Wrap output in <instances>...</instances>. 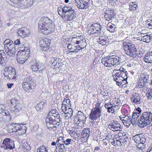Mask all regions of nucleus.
Segmentation results:
<instances>
[{
    "instance_id": "obj_22",
    "label": "nucleus",
    "mask_w": 152,
    "mask_h": 152,
    "mask_svg": "<svg viewBox=\"0 0 152 152\" xmlns=\"http://www.w3.org/2000/svg\"><path fill=\"white\" fill-rule=\"evenodd\" d=\"M30 64L31 65V68L33 71L38 73V63L35 60H32L30 62Z\"/></svg>"
},
{
    "instance_id": "obj_29",
    "label": "nucleus",
    "mask_w": 152,
    "mask_h": 152,
    "mask_svg": "<svg viewBox=\"0 0 152 152\" xmlns=\"http://www.w3.org/2000/svg\"><path fill=\"white\" fill-rule=\"evenodd\" d=\"M22 4L27 7H30L33 3V0H21Z\"/></svg>"
},
{
    "instance_id": "obj_52",
    "label": "nucleus",
    "mask_w": 152,
    "mask_h": 152,
    "mask_svg": "<svg viewBox=\"0 0 152 152\" xmlns=\"http://www.w3.org/2000/svg\"><path fill=\"white\" fill-rule=\"evenodd\" d=\"M88 31L91 34L97 33L96 31L95 30L94 27H93V25L91 26L90 29Z\"/></svg>"
},
{
    "instance_id": "obj_21",
    "label": "nucleus",
    "mask_w": 152,
    "mask_h": 152,
    "mask_svg": "<svg viewBox=\"0 0 152 152\" xmlns=\"http://www.w3.org/2000/svg\"><path fill=\"white\" fill-rule=\"evenodd\" d=\"M143 60L146 63L152 64V52H148L145 56Z\"/></svg>"
},
{
    "instance_id": "obj_10",
    "label": "nucleus",
    "mask_w": 152,
    "mask_h": 152,
    "mask_svg": "<svg viewBox=\"0 0 152 152\" xmlns=\"http://www.w3.org/2000/svg\"><path fill=\"white\" fill-rule=\"evenodd\" d=\"M86 120V115L82 112L80 111L77 113V114L74 118V121L75 124L79 125L80 123L82 124L85 123Z\"/></svg>"
},
{
    "instance_id": "obj_38",
    "label": "nucleus",
    "mask_w": 152,
    "mask_h": 152,
    "mask_svg": "<svg viewBox=\"0 0 152 152\" xmlns=\"http://www.w3.org/2000/svg\"><path fill=\"white\" fill-rule=\"evenodd\" d=\"M15 49H7V51H6V52L8 56H10L13 57L15 55Z\"/></svg>"
},
{
    "instance_id": "obj_54",
    "label": "nucleus",
    "mask_w": 152,
    "mask_h": 152,
    "mask_svg": "<svg viewBox=\"0 0 152 152\" xmlns=\"http://www.w3.org/2000/svg\"><path fill=\"white\" fill-rule=\"evenodd\" d=\"M70 99H64V100L63 101V102H62V106H63V105H67V104H70Z\"/></svg>"
},
{
    "instance_id": "obj_19",
    "label": "nucleus",
    "mask_w": 152,
    "mask_h": 152,
    "mask_svg": "<svg viewBox=\"0 0 152 152\" xmlns=\"http://www.w3.org/2000/svg\"><path fill=\"white\" fill-rule=\"evenodd\" d=\"M7 61L6 54L3 50H0V65H4L5 62Z\"/></svg>"
},
{
    "instance_id": "obj_17",
    "label": "nucleus",
    "mask_w": 152,
    "mask_h": 152,
    "mask_svg": "<svg viewBox=\"0 0 152 152\" xmlns=\"http://www.w3.org/2000/svg\"><path fill=\"white\" fill-rule=\"evenodd\" d=\"M29 29L25 27L20 28L18 31V35L21 37H27L29 34Z\"/></svg>"
},
{
    "instance_id": "obj_24",
    "label": "nucleus",
    "mask_w": 152,
    "mask_h": 152,
    "mask_svg": "<svg viewBox=\"0 0 152 152\" xmlns=\"http://www.w3.org/2000/svg\"><path fill=\"white\" fill-rule=\"evenodd\" d=\"M7 72L8 74L7 75L8 76L10 80L13 79L16 77V75L15 70H10L9 69H7Z\"/></svg>"
},
{
    "instance_id": "obj_2",
    "label": "nucleus",
    "mask_w": 152,
    "mask_h": 152,
    "mask_svg": "<svg viewBox=\"0 0 152 152\" xmlns=\"http://www.w3.org/2000/svg\"><path fill=\"white\" fill-rule=\"evenodd\" d=\"M52 22L47 17L41 18L38 23L39 31L46 35L53 32L54 28Z\"/></svg>"
},
{
    "instance_id": "obj_43",
    "label": "nucleus",
    "mask_w": 152,
    "mask_h": 152,
    "mask_svg": "<svg viewBox=\"0 0 152 152\" xmlns=\"http://www.w3.org/2000/svg\"><path fill=\"white\" fill-rule=\"evenodd\" d=\"M46 124L47 128L49 130H51L54 128L57 127L56 126H55V124L54 125L53 124L51 123H46Z\"/></svg>"
},
{
    "instance_id": "obj_61",
    "label": "nucleus",
    "mask_w": 152,
    "mask_h": 152,
    "mask_svg": "<svg viewBox=\"0 0 152 152\" xmlns=\"http://www.w3.org/2000/svg\"><path fill=\"white\" fill-rule=\"evenodd\" d=\"M127 80V79H124V80H123V81L121 82V83H120L118 86H122L128 83V82L126 81Z\"/></svg>"
},
{
    "instance_id": "obj_64",
    "label": "nucleus",
    "mask_w": 152,
    "mask_h": 152,
    "mask_svg": "<svg viewBox=\"0 0 152 152\" xmlns=\"http://www.w3.org/2000/svg\"><path fill=\"white\" fill-rule=\"evenodd\" d=\"M5 110L4 109L0 108V116H4L5 115V112L4 111V110Z\"/></svg>"
},
{
    "instance_id": "obj_56",
    "label": "nucleus",
    "mask_w": 152,
    "mask_h": 152,
    "mask_svg": "<svg viewBox=\"0 0 152 152\" xmlns=\"http://www.w3.org/2000/svg\"><path fill=\"white\" fill-rule=\"evenodd\" d=\"M32 77L30 76H28L26 78L24 79V82H27L28 83H29L30 82L32 83H34L32 81Z\"/></svg>"
},
{
    "instance_id": "obj_63",
    "label": "nucleus",
    "mask_w": 152,
    "mask_h": 152,
    "mask_svg": "<svg viewBox=\"0 0 152 152\" xmlns=\"http://www.w3.org/2000/svg\"><path fill=\"white\" fill-rule=\"evenodd\" d=\"M70 52L76 53V50L75 46L72 45L70 48Z\"/></svg>"
},
{
    "instance_id": "obj_27",
    "label": "nucleus",
    "mask_w": 152,
    "mask_h": 152,
    "mask_svg": "<svg viewBox=\"0 0 152 152\" xmlns=\"http://www.w3.org/2000/svg\"><path fill=\"white\" fill-rule=\"evenodd\" d=\"M27 129V127L25 125H21V126L20 127L19 130H18L17 134H18L19 135L23 134L26 132V130Z\"/></svg>"
},
{
    "instance_id": "obj_18",
    "label": "nucleus",
    "mask_w": 152,
    "mask_h": 152,
    "mask_svg": "<svg viewBox=\"0 0 152 152\" xmlns=\"http://www.w3.org/2000/svg\"><path fill=\"white\" fill-rule=\"evenodd\" d=\"M22 124H12L11 125L9 126V132H17L18 130H19Z\"/></svg>"
},
{
    "instance_id": "obj_7",
    "label": "nucleus",
    "mask_w": 152,
    "mask_h": 152,
    "mask_svg": "<svg viewBox=\"0 0 152 152\" xmlns=\"http://www.w3.org/2000/svg\"><path fill=\"white\" fill-rule=\"evenodd\" d=\"M24 50H28V51L26 52L25 51H21L18 52L17 54V59L19 64L23 63L28 58V56L29 54V50H28L27 48L26 47L24 48Z\"/></svg>"
},
{
    "instance_id": "obj_49",
    "label": "nucleus",
    "mask_w": 152,
    "mask_h": 152,
    "mask_svg": "<svg viewBox=\"0 0 152 152\" xmlns=\"http://www.w3.org/2000/svg\"><path fill=\"white\" fill-rule=\"evenodd\" d=\"M146 26L149 29L152 28V20H147Z\"/></svg>"
},
{
    "instance_id": "obj_6",
    "label": "nucleus",
    "mask_w": 152,
    "mask_h": 152,
    "mask_svg": "<svg viewBox=\"0 0 152 152\" xmlns=\"http://www.w3.org/2000/svg\"><path fill=\"white\" fill-rule=\"evenodd\" d=\"M150 80V75L146 73L141 74L140 77L138 82V85L136 88H137L146 87L147 84Z\"/></svg>"
},
{
    "instance_id": "obj_3",
    "label": "nucleus",
    "mask_w": 152,
    "mask_h": 152,
    "mask_svg": "<svg viewBox=\"0 0 152 152\" xmlns=\"http://www.w3.org/2000/svg\"><path fill=\"white\" fill-rule=\"evenodd\" d=\"M126 54L130 56L133 58L136 57H140L139 53L138 54L137 50L134 44L131 42L128 41H124L122 44Z\"/></svg>"
},
{
    "instance_id": "obj_59",
    "label": "nucleus",
    "mask_w": 152,
    "mask_h": 152,
    "mask_svg": "<svg viewBox=\"0 0 152 152\" xmlns=\"http://www.w3.org/2000/svg\"><path fill=\"white\" fill-rule=\"evenodd\" d=\"M15 108L18 110L19 111L21 110L22 108V105L21 104H16V106L15 107Z\"/></svg>"
},
{
    "instance_id": "obj_26",
    "label": "nucleus",
    "mask_w": 152,
    "mask_h": 152,
    "mask_svg": "<svg viewBox=\"0 0 152 152\" xmlns=\"http://www.w3.org/2000/svg\"><path fill=\"white\" fill-rule=\"evenodd\" d=\"M90 133V129L89 128H86L83 129L81 133V135L83 137L88 138Z\"/></svg>"
},
{
    "instance_id": "obj_9",
    "label": "nucleus",
    "mask_w": 152,
    "mask_h": 152,
    "mask_svg": "<svg viewBox=\"0 0 152 152\" xmlns=\"http://www.w3.org/2000/svg\"><path fill=\"white\" fill-rule=\"evenodd\" d=\"M113 77H125L127 79V73L126 69L121 67L119 69H114L112 73Z\"/></svg>"
},
{
    "instance_id": "obj_30",
    "label": "nucleus",
    "mask_w": 152,
    "mask_h": 152,
    "mask_svg": "<svg viewBox=\"0 0 152 152\" xmlns=\"http://www.w3.org/2000/svg\"><path fill=\"white\" fill-rule=\"evenodd\" d=\"M54 121H53L52 124L56 125L55 126H58L62 122V121L60 119L59 115H57L56 117V119H54Z\"/></svg>"
},
{
    "instance_id": "obj_12",
    "label": "nucleus",
    "mask_w": 152,
    "mask_h": 152,
    "mask_svg": "<svg viewBox=\"0 0 152 152\" xmlns=\"http://www.w3.org/2000/svg\"><path fill=\"white\" fill-rule=\"evenodd\" d=\"M117 141L118 146H121L122 144L127 142V137L125 134L123 135L121 133H119L114 136Z\"/></svg>"
},
{
    "instance_id": "obj_42",
    "label": "nucleus",
    "mask_w": 152,
    "mask_h": 152,
    "mask_svg": "<svg viewBox=\"0 0 152 152\" xmlns=\"http://www.w3.org/2000/svg\"><path fill=\"white\" fill-rule=\"evenodd\" d=\"M64 113L66 114V116L68 117V118H71L72 115L73 111L71 108L67 110V111L65 112Z\"/></svg>"
},
{
    "instance_id": "obj_39",
    "label": "nucleus",
    "mask_w": 152,
    "mask_h": 152,
    "mask_svg": "<svg viewBox=\"0 0 152 152\" xmlns=\"http://www.w3.org/2000/svg\"><path fill=\"white\" fill-rule=\"evenodd\" d=\"M110 23H108L107 25V27H108L109 26V28H108V29H109L108 30L110 32H114L115 30V29L116 28V27L114 24H112V25H110Z\"/></svg>"
},
{
    "instance_id": "obj_33",
    "label": "nucleus",
    "mask_w": 152,
    "mask_h": 152,
    "mask_svg": "<svg viewBox=\"0 0 152 152\" xmlns=\"http://www.w3.org/2000/svg\"><path fill=\"white\" fill-rule=\"evenodd\" d=\"M121 120L122 121L123 124L125 125H129L131 123V119L128 118V117H125L121 118Z\"/></svg>"
},
{
    "instance_id": "obj_20",
    "label": "nucleus",
    "mask_w": 152,
    "mask_h": 152,
    "mask_svg": "<svg viewBox=\"0 0 152 152\" xmlns=\"http://www.w3.org/2000/svg\"><path fill=\"white\" fill-rule=\"evenodd\" d=\"M141 40L146 42H149L152 40V34L148 32L145 36L142 35Z\"/></svg>"
},
{
    "instance_id": "obj_40",
    "label": "nucleus",
    "mask_w": 152,
    "mask_h": 152,
    "mask_svg": "<svg viewBox=\"0 0 152 152\" xmlns=\"http://www.w3.org/2000/svg\"><path fill=\"white\" fill-rule=\"evenodd\" d=\"M45 104L44 102H41L38 104L36 106V109L37 110H42Z\"/></svg>"
},
{
    "instance_id": "obj_31",
    "label": "nucleus",
    "mask_w": 152,
    "mask_h": 152,
    "mask_svg": "<svg viewBox=\"0 0 152 152\" xmlns=\"http://www.w3.org/2000/svg\"><path fill=\"white\" fill-rule=\"evenodd\" d=\"M114 80L116 82L117 85L118 86L121 83V82L123 81V80L124 79H125V77H113Z\"/></svg>"
},
{
    "instance_id": "obj_60",
    "label": "nucleus",
    "mask_w": 152,
    "mask_h": 152,
    "mask_svg": "<svg viewBox=\"0 0 152 152\" xmlns=\"http://www.w3.org/2000/svg\"><path fill=\"white\" fill-rule=\"evenodd\" d=\"M106 12L107 14H109V15L112 16V17H114V16L115 15H114V12L112 10H107L106 11Z\"/></svg>"
},
{
    "instance_id": "obj_28",
    "label": "nucleus",
    "mask_w": 152,
    "mask_h": 152,
    "mask_svg": "<svg viewBox=\"0 0 152 152\" xmlns=\"http://www.w3.org/2000/svg\"><path fill=\"white\" fill-rule=\"evenodd\" d=\"M65 147L64 145H56V152H63L64 151Z\"/></svg>"
},
{
    "instance_id": "obj_4",
    "label": "nucleus",
    "mask_w": 152,
    "mask_h": 152,
    "mask_svg": "<svg viewBox=\"0 0 152 152\" xmlns=\"http://www.w3.org/2000/svg\"><path fill=\"white\" fill-rule=\"evenodd\" d=\"M121 60L117 56H107L102 59V63L105 66L111 67L115 64H119Z\"/></svg>"
},
{
    "instance_id": "obj_62",
    "label": "nucleus",
    "mask_w": 152,
    "mask_h": 152,
    "mask_svg": "<svg viewBox=\"0 0 152 152\" xmlns=\"http://www.w3.org/2000/svg\"><path fill=\"white\" fill-rule=\"evenodd\" d=\"M112 141L111 142V143L112 145H113L114 146H118V144H117V141L116 140V139H115V137H114V138L113 139Z\"/></svg>"
},
{
    "instance_id": "obj_47",
    "label": "nucleus",
    "mask_w": 152,
    "mask_h": 152,
    "mask_svg": "<svg viewBox=\"0 0 152 152\" xmlns=\"http://www.w3.org/2000/svg\"><path fill=\"white\" fill-rule=\"evenodd\" d=\"M99 35L100 36L99 39V42H100V43L101 44H103V45L104 42H105V41L106 40V39H105V37L104 36H103V34L102 33Z\"/></svg>"
},
{
    "instance_id": "obj_45",
    "label": "nucleus",
    "mask_w": 152,
    "mask_h": 152,
    "mask_svg": "<svg viewBox=\"0 0 152 152\" xmlns=\"http://www.w3.org/2000/svg\"><path fill=\"white\" fill-rule=\"evenodd\" d=\"M74 142V140L71 139H67L64 142V143L66 145H72Z\"/></svg>"
},
{
    "instance_id": "obj_5",
    "label": "nucleus",
    "mask_w": 152,
    "mask_h": 152,
    "mask_svg": "<svg viewBox=\"0 0 152 152\" xmlns=\"http://www.w3.org/2000/svg\"><path fill=\"white\" fill-rule=\"evenodd\" d=\"M152 113L150 112H145L143 113L141 116L140 119H139V122L141 124L142 127L150 124L152 121Z\"/></svg>"
},
{
    "instance_id": "obj_35",
    "label": "nucleus",
    "mask_w": 152,
    "mask_h": 152,
    "mask_svg": "<svg viewBox=\"0 0 152 152\" xmlns=\"http://www.w3.org/2000/svg\"><path fill=\"white\" fill-rule=\"evenodd\" d=\"M93 27H94L95 30H96L99 35L101 34V25L96 23L93 24Z\"/></svg>"
},
{
    "instance_id": "obj_13",
    "label": "nucleus",
    "mask_w": 152,
    "mask_h": 152,
    "mask_svg": "<svg viewBox=\"0 0 152 152\" xmlns=\"http://www.w3.org/2000/svg\"><path fill=\"white\" fill-rule=\"evenodd\" d=\"M108 127L111 130L113 131H121L122 128L121 125L117 121H114L110 122Z\"/></svg>"
},
{
    "instance_id": "obj_50",
    "label": "nucleus",
    "mask_w": 152,
    "mask_h": 152,
    "mask_svg": "<svg viewBox=\"0 0 152 152\" xmlns=\"http://www.w3.org/2000/svg\"><path fill=\"white\" fill-rule=\"evenodd\" d=\"M37 152H48L47 150L44 145H42L37 149Z\"/></svg>"
},
{
    "instance_id": "obj_51",
    "label": "nucleus",
    "mask_w": 152,
    "mask_h": 152,
    "mask_svg": "<svg viewBox=\"0 0 152 152\" xmlns=\"http://www.w3.org/2000/svg\"><path fill=\"white\" fill-rule=\"evenodd\" d=\"M11 42H13L9 39H6L4 42V47L5 46H8L11 44Z\"/></svg>"
},
{
    "instance_id": "obj_48",
    "label": "nucleus",
    "mask_w": 152,
    "mask_h": 152,
    "mask_svg": "<svg viewBox=\"0 0 152 152\" xmlns=\"http://www.w3.org/2000/svg\"><path fill=\"white\" fill-rule=\"evenodd\" d=\"M56 110H50L49 113L48 115H49L50 116L53 115V116H55V117H56V116H57V115H59L58 114V113H57Z\"/></svg>"
},
{
    "instance_id": "obj_55",
    "label": "nucleus",
    "mask_w": 152,
    "mask_h": 152,
    "mask_svg": "<svg viewBox=\"0 0 152 152\" xmlns=\"http://www.w3.org/2000/svg\"><path fill=\"white\" fill-rule=\"evenodd\" d=\"M114 108H115L114 106L113 105L110 107H109L107 109V111L109 113H113L115 111V109Z\"/></svg>"
},
{
    "instance_id": "obj_16",
    "label": "nucleus",
    "mask_w": 152,
    "mask_h": 152,
    "mask_svg": "<svg viewBox=\"0 0 152 152\" xmlns=\"http://www.w3.org/2000/svg\"><path fill=\"white\" fill-rule=\"evenodd\" d=\"M34 83H28L27 82H24L22 84V87L23 89L28 92H32L31 91L33 90L34 86Z\"/></svg>"
},
{
    "instance_id": "obj_8",
    "label": "nucleus",
    "mask_w": 152,
    "mask_h": 152,
    "mask_svg": "<svg viewBox=\"0 0 152 152\" xmlns=\"http://www.w3.org/2000/svg\"><path fill=\"white\" fill-rule=\"evenodd\" d=\"M1 147L4 149H12L15 148L14 141L9 138H6L3 140Z\"/></svg>"
},
{
    "instance_id": "obj_44",
    "label": "nucleus",
    "mask_w": 152,
    "mask_h": 152,
    "mask_svg": "<svg viewBox=\"0 0 152 152\" xmlns=\"http://www.w3.org/2000/svg\"><path fill=\"white\" fill-rule=\"evenodd\" d=\"M11 42V44L10 45H9L8 46L4 47V49L6 51H7V49H15V44H14V42Z\"/></svg>"
},
{
    "instance_id": "obj_14",
    "label": "nucleus",
    "mask_w": 152,
    "mask_h": 152,
    "mask_svg": "<svg viewBox=\"0 0 152 152\" xmlns=\"http://www.w3.org/2000/svg\"><path fill=\"white\" fill-rule=\"evenodd\" d=\"M133 140L137 143H139L138 145L139 147L140 146V145H143V143L145 142V138L144 135L142 133L135 135L133 137Z\"/></svg>"
},
{
    "instance_id": "obj_23",
    "label": "nucleus",
    "mask_w": 152,
    "mask_h": 152,
    "mask_svg": "<svg viewBox=\"0 0 152 152\" xmlns=\"http://www.w3.org/2000/svg\"><path fill=\"white\" fill-rule=\"evenodd\" d=\"M132 102L135 104H139L141 99L140 95L138 94L135 93L133 95L132 97H131Z\"/></svg>"
},
{
    "instance_id": "obj_15",
    "label": "nucleus",
    "mask_w": 152,
    "mask_h": 152,
    "mask_svg": "<svg viewBox=\"0 0 152 152\" xmlns=\"http://www.w3.org/2000/svg\"><path fill=\"white\" fill-rule=\"evenodd\" d=\"M51 42V40L49 39H42L40 41L39 45L43 50L46 51L49 49Z\"/></svg>"
},
{
    "instance_id": "obj_36",
    "label": "nucleus",
    "mask_w": 152,
    "mask_h": 152,
    "mask_svg": "<svg viewBox=\"0 0 152 152\" xmlns=\"http://www.w3.org/2000/svg\"><path fill=\"white\" fill-rule=\"evenodd\" d=\"M38 73H42L43 71L45 69V64L42 63H38Z\"/></svg>"
},
{
    "instance_id": "obj_11",
    "label": "nucleus",
    "mask_w": 152,
    "mask_h": 152,
    "mask_svg": "<svg viewBox=\"0 0 152 152\" xmlns=\"http://www.w3.org/2000/svg\"><path fill=\"white\" fill-rule=\"evenodd\" d=\"M101 108L97 107L94 110H92L91 111L90 114L89 118L92 120H96L98 118L101 116Z\"/></svg>"
},
{
    "instance_id": "obj_34",
    "label": "nucleus",
    "mask_w": 152,
    "mask_h": 152,
    "mask_svg": "<svg viewBox=\"0 0 152 152\" xmlns=\"http://www.w3.org/2000/svg\"><path fill=\"white\" fill-rule=\"evenodd\" d=\"M54 119H56V117H55L54 116H53V115L50 116V115L48 114L46 118V123H52L53 121L54 120Z\"/></svg>"
},
{
    "instance_id": "obj_53",
    "label": "nucleus",
    "mask_w": 152,
    "mask_h": 152,
    "mask_svg": "<svg viewBox=\"0 0 152 152\" xmlns=\"http://www.w3.org/2000/svg\"><path fill=\"white\" fill-rule=\"evenodd\" d=\"M104 17L106 18V20L109 21L110 20H111L112 19L114 18V17H112V16L109 15V14H108L106 13H105L104 14Z\"/></svg>"
},
{
    "instance_id": "obj_46",
    "label": "nucleus",
    "mask_w": 152,
    "mask_h": 152,
    "mask_svg": "<svg viewBox=\"0 0 152 152\" xmlns=\"http://www.w3.org/2000/svg\"><path fill=\"white\" fill-rule=\"evenodd\" d=\"M65 141V140L64 139V138L62 137H60L57 139L56 140V143L57 145H64V142Z\"/></svg>"
},
{
    "instance_id": "obj_32",
    "label": "nucleus",
    "mask_w": 152,
    "mask_h": 152,
    "mask_svg": "<svg viewBox=\"0 0 152 152\" xmlns=\"http://www.w3.org/2000/svg\"><path fill=\"white\" fill-rule=\"evenodd\" d=\"M113 105L115 107L116 106L120 105L121 103V100L119 98H114L112 101Z\"/></svg>"
},
{
    "instance_id": "obj_1",
    "label": "nucleus",
    "mask_w": 152,
    "mask_h": 152,
    "mask_svg": "<svg viewBox=\"0 0 152 152\" xmlns=\"http://www.w3.org/2000/svg\"><path fill=\"white\" fill-rule=\"evenodd\" d=\"M58 13L65 21H71L76 17L75 10L70 7H59L57 8Z\"/></svg>"
},
{
    "instance_id": "obj_57",
    "label": "nucleus",
    "mask_w": 152,
    "mask_h": 152,
    "mask_svg": "<svg viewBox=\"0 0 152 152\" xmlns=\"http://www.w3.org/2000/svg\"><path fill=\"white\" fill-rule=\"evenodd\" d=\"M148 94L147 97L148 99L151 100L152 99V88L148 91Z\"/></svg>"
},
{
    "instance_id": "obj_58",
    "label": "nucleus",
    "mask_w": 152,
    "mask_h": 152,
    "mask_svg": "<svg viewBox=\"0 0 152 152\" xmlns=\"http://www.w3.org/2000/svg\"><path fill=\"white\" fill-rule=\"evenodd\" d=\"M137 6V5L136 4H134L133 5H130L129 10L132 11H134L136 10Z\"/></svg>"
},
{
    "instance_id": "obj_41",
    "label": "nucleus",
    "mask_w": 152,
    "mask_h": 152,
    "mask_svg": "<svg viewBox=\"0 0 152 152\" xmlns=\"http://www.w3.org/2000/svg\"><path fill=\"white\" fill-rule=\"evenodd\" d=\"M71 104H67V105H63L61 107V109L62 111L64 113L67 111V110L71 108Z\"/></svg>"
},
{
    "instance_id": "obj_25",
    "label": "nucleus",
    "mask_w": 152,
    "mask_h": 152,
    "mask_svg": "<svg viewBox=\"0 0 152 152\" xmlns=\"http://www.w3.org/2000/svg\"><path fill=\"white\" fill-rule=\"evenodd\" d=\"M77 3L76 5L77 8L79 9H86L88 8V3L85 1L81 2L79 1V3Z\"/></svg>"
},
{
    "instance_id": "obj_37",
    "label": "nucleus",
    "mask_w": 152,
    "mask_h": 152,
    "mask_svg": "<svg viewBox=\"0 0 152 152\" xmlns=\"http://www.w3.org/2000/svg\"><path fill=\"white\" fill-rule=\"evenodd\" d=\"M10 103L12 107H15L16 104L19 103V101L16 98H12L10 101Z\"/></svg>"
}]
</instances>
